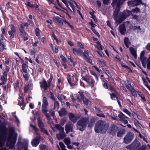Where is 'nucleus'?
<instances>
[{
	"label": "nucleus",
	"instance_id": "obj_43",
	"mask_svg": "<svg viewBox=\"0 0 150 150\" xmlns=\"http://www.w3.org/2000/svg\"><path fill=\"white\" fill-rule=\"evenodd\" d=\"M39 147L40 150H47V147L45 145H40Z\"/></svg>",
	"mask_w": 150,
	"mask_h": 150
},
{
	"label": "nucleus",
	"instance_id": "obj_11",
	"mask_svg": "<svg viewBox=\"0 0 150 150\" xmlns=\"http://www.w3.org/2000/svg\"><path fill=\"white\" fill-rule=\"evenodd\" d=\"M145 52L143 51L141 52L140 55V59L143 66L145 68L146 67L145 62L146 60V57L144 56Z\"/></svg>",
	"mask_w": 150,
	"mask_h": 150
},
{
	"label": "nucleus",
	"instance_id": "obj_36",
	"mask_svg": "<svg viewBox=\"0 0 150 150\" xmlns=\"http://www.w3.org/2000/svg\"><path fill=\"white\" fill-rule=\"evenodd\" d=\"M124 42L126 47L128 48L130 44L129 40L127 38H126L125 39Z\"/></svg>",
	"mask_w": 150,
	"mask_h": 150
},
{
	"label": "nucleus",
	"instance_id": "obj_44",
	"mask_svg": "<svg viewBox=\"0 0 150 150\" xmlns=\"http://www.w3.org/2000/svg\"><path fill=\"white\" fill-rule=\"evenodd\" d=\"M52 35L53 39L55 40L57 43H58L60 42V41L58 40L53 31H52Z\"/></svg>",
	"mask_w": 150,
	"mask_h": 150
},
{
	"label": "nucleus",
	"instance_id": "obj_16",
	"mask_svg": "<svg viewBox=\"0 0 150 150\" xmlns=\"http://www.w3.org/2000/svg\"><path fill=\"white\" fill-rule=\"evenodd\" d=\"M32 89V85L31 84L26 85L24 88V92L25 93L30 92Z\"/></svg>",
	"mask_w": 150,
	"mask_h": 150
},
{
	"label": "nucleus",
	"instance_id": "obj_45",
	"mask_svg": "<svg viewBox=\"0 0 150 150\" xmlns=\"http://www.w3.org/2000/svg\"><path fill=\"white\" fill-rule=\"evenodd\" d=\"M52 35L53 39L55 40L57 43H58L60 42V41L58 40L53 31H52Z\"/></svg>",
	"mask_w": 150,
	"mask_h": 150
},
{
	"label": "nucleus",
	"instance_id": "obj_32",
	"mask_svg": "<svg viewBox=\"0 0 150 150\" xmlns=\"http://www.w3.org/2000/svg\"><path fill=\"white\" fill-rule=\"evenodd\" d=\"M38 124L40 129L44 127V125L42 120L40 118H38Z\"/></svg>",
	"mask_w": 150,
	"mask_h": 150
},
{
	"label": "nucleus",
	"instance_id": "obj_53",
	"mask_svg": "<svg viewBox=\"0 0 150 150\" xmlns=\"http://www.w3.org/2000/svg\"><path fill=\"white\" fill-rule=\"evenodd\" d=\"M124 132L122 131H120L117 133V135L118 137H121L123 136Z\"/></svg>",
	"mask_w": 150,
	"mask_h": 150
},
{
	"label": "nucleus",
	"instance_id": "obj_27",
	"mask_svg": "<svg viewBox=\"0 0 150 150\" xmlns=\"http://www.w3.org/2000/svg\"><path fill=\"white\" fill-rule=\"evenodd\" d=\"M25 5L27 6H29L31 8H33L35 7L36 10H37V8L39 7V6L37 4H36V6L35 7L34 5L33 4H32L30 2H28L27 4H25Z\"/></svg>",
	"mask_w": 150,
	"mask_h": 150
},
{
	"label": "nucleus",
	"instance_id": "obj_12",
	"mask_svg": "<svg viewBox=\"0 0 150 150\" xmlns=\"http://www.w3.org/2000/svg\"><path fill=\"white\" fill-rule=\"evenodd\" d=\"M141 0H134L128 2V5L129 6H134L141 4Z\"/></svg>",
	"mask_w": 150,
	"mask_h": 150
},
{
	"label": "nucleus",
	"instance_id": "obj_47",
	"mask_svg": "<svg viewBox=\"0 0 150 150\" xmlns=\"http://www.w3.org/2000/svg\"><path fill=\"white\" fill-rule=\"evenodd\" d=\"M63 22L66 25L67 24L71 28V29H74V27L73 26L71 25L70 23H69L66 20H64L63 21Z\"/></svg>",
	"mask_w": 150,
	"mask_h": 150
},
{
	"label": "nucleus",
	"instance_id": "obj_17",
	"mask_svg": "<svg viewBox=\"0 0 150 150\" xmlns=\"http://www.w3.org/2000/svg\"><path fill=\"white\" fill-rule=\"evenodd\" d=\"M132 13V12L129 10L124 11L121 16V18L125 19Z\"/></svg>",
	"mask_w": 150,
	"mask_h": 150
},
{
	"label": "nucleus",
	"instance_id": "obj_41",
	"mask_svg": "<svg viewBox=\"0 0 150 150\" xmlns=\"http://www.w3.org/2000/svg\"><path fill=\"white\" fill-rule=\"evenodd\" d=\"M54 101V109L58 110L59 107V104L57 101H56L55 100Z\"/></svg>",
	"mask_w": 150,
	"mask_h": 150
},
{
	"label": "nucleus",
	"instance_id": "obj_35",
	"mask_svg": "<svg viewBox=\"0 0 150 150\" xmlns=\"http://www.w3.org/2000/svg\"><path fill=\"white\" fill-rule=\"evenodd\" d=\"M146 65H147V68L148 69H150V55L149 56V58L145 62Z\"/></svg>",
	"mask_w": 150,
	"mask_h": 150
},
{
	"label": "nucleus",
	"instance_id": "obj_51",
	"mask_svg": "<svg viewBox=\"0 0 150 150\" xmlns=\"http://www.w3.org/2000/svg\"><path fill=\"white\" fill-rule=\"evenodd\" d=\"M40 129L42 132L45 133L46 135H49L48 133V132L44 128V127L42 128H41Z\"/></svg>",
	"mask_w": 150,
	"mask_h": 150
},
{
	"label": "nucleus",
	"instance_id": "obj_19",
	"mask_svg": "<svg viewBox=\"0 0 150 150\" xmlns=\"http://www.w3.org/2000/svg\"><path fill=\"white\" fill-rule=\"evenodd\" d=\"M109 125L108 124H105L103 122L102 128H101L102 133H104L106 132L109 127Z\"/></svg>",
	"mask_w": 150,
	"mask_h": 150
},
{
	"label": "nucleus",
	"instance_id": "obj_33",
	"mask_svg": "<svg viewBox=\"0 0 150 150\" xmlns=\"http://www.w3.org/2000/svg\"><path fill=\"white\" fill-rule=\"evenodd\" d=\"M44 114L46 117H47V118L48 120L49 123L50 124H52L53 122L51 119L50 116L49 115V114L47 113V112L45 113Z\"/></svg>",
	"mask_w": 150,
	"mask_h": 150
},
{
	"label": "nucleus",
	"instance_id": "obj_26",
	"mask_svg": "<svg viewBox=\"0 0 150 150\" xmlns=\"http://www.w3.org/2000/svg\"><path fill=\"white\" fill-rule=\"evenodd\" d=\"M125 85L126 88L129 90L133 88L130 82L127 80L125 81Z\"/></svg>",
	"mask_w": 150,
	"mask_h": 150
},
{
	"label": "nucleus",
	"instance_id": "obj_37",
	"mask_svg": "<svg viewBox=\"0 0 150 150\" xmlns=\"http://www.w3.org/2000/svg\"><path fill=\"white\" fill-rule=\"evenodd\" d=\"M42 106V111L43 113H47L48 111L47 106Z\"/></svg>",
	"mask_w": 150,
	"mask_h": 150
},
{
	"label": "nucleus",
	"instance_id": "obj_1",
	"mask_svg": "<svg viewBox=\"0 0 150 150\" xmlns=\"http://www.w3.org/2000/svg\"><path fill=\"white\" fill-rule=\"evenodd\" d=\"M125 1V0H113L112 4V6H116L113 15L115 22L117 23H120L122 21H118L117 20V17L119 9L121 7V5Z\"/></svg>",
	"mask_w": 150,
	"mask_h": 150
},
{
	"label": "nucleus",
	"instance_id": "obj_39",
	"mask_svg": "<svg viewBox=\"0 0 150 150\" xmlns=\"http://www.w3.org/2000/svg\"><path fill=\"white\" fill-rule=\"evenodd\" d=\"M64 142L65 144L67 145H70L71 144V141L70 139L68 138H65L64 139Z\"/></svg>",
	"mask_w": 150,
	"mask_h": 150
},
{
	"label": "nucleus",
	"instance_id": "obj_34",
	"mask_svg": "<svg viewBox=\"0 0 150 150\" xmlns=\"http://www.w3.org/2000/svg\"><path fill=\"white\" fill-rule=\"evenodd\" d=\"M43 103L42 106H48V103L47 101V98L44 97L43 98Z\"/></svg>",
	"mask_w": 150,
	"mask_h": 150
},
{
	"label": "nucleus",
	"instance_id": "obj_23",
	"mask_svg": "<svg viewBox=\"0 0 150 150\" xmlns=\"http://www.w3.org/2000/svg\"><path fill=\"white\" fill-rule=\"evenodd\" d=\"M119 30L121 33L124 34L126 31L125 26L124 24H122L120 26Z\"/></svg>",
	"mask_w": 150,
	"mask_h": 150
},
{
	"label": "nucleus",
	"instance_id": "obj_42",
	"mask_svg": "<svg viewBox=\"0 0 150 150\" xmlns=\"http://www.w3.org/2000/svg\"><path fill=\"white\" fill-rule=\"evenodd\" d=\"M58 98L59 100L60 101H61L63 99H64L66 100H67L66 99V97L62 95H59L58 96Z\"/></svg>",
	"mask_w": 150,
	"mask_h": 150
},
{
	"label": "nucleus",
	"instance_id": "obj_25",
	"mask_svg": "<svg viewBox=\"0 0 150 150\" xmlns=\"http://www.w3.org/2000/svg\"><path fill=\"white\" fill-rule=\"evenodd\" d=\"M19 30L21 35L23 36H24L25 35L26 33L25 31L24 28L22 25H21L19 28Z\"/></svg>",
	"mask_w": 150,
	"mask_h": 150
},
{
	"label": "nucleus",
	"instance_id": "obj_61",
	"mask_svg": "<svg viewBox=\"0 0 150 150\" xmlns=\"http://www.w3.org/2000/svg\"><path fill=\"white\" fill-rule=\"evenodd\" d=\"M60 57L63 61L62 63H64L66 62V59L64 56L61 55L60 56Z\"/></svg>",
	"mask_w": 150,
	"mask_h": 150
},
{
	"label": "nucleus",
	"instance_id": "obj_57",
	"mask_svg": "<svg viewBox=\"0 0 150 150\" xmlns=\"http://www.w3.org/2000/svg\"><path fill=\"white\" fill-rule=\"evenodd\" d=\"M56 128L58 129H60L63 133H64V128L59 125H57L56 126Z\"/></svg>",
	"mask_w": 150,
	"mask_h": 150
},
{
	"label": "nucleus",
	"instance_id": "obj_60",
	"mask_svg": "<svg viewBox=\"0 0 150 150\" xmlns=\"http://www.w3.org/2000/svg\"><path fill=\"white\" fill-rule=\"evenodd\" d=\"M83 99L84 103L86 105H88L89 103L88 100L84 98H83Z\"/></svg>",
	"mask_w": 150,
	"mask_h": 150
},
{
	"label": "nucleus",
	"instance_id": "obj_56",
	"mask_svg": "<svg viewBox=\"0 0 150 150\" xmlns=\"http://www.w3.org/2000/svg\"><path fill=\"white\" fill-rule=\"evenodd\" d=\"M67 78L68 83L70 84L71 86H72L73 85L71 83V79L70 76L69 75H68L67 76Z\"/></svg>",
	"mask_w": 150,
	"mask_h": 150
},
{
	"label": "nucleus",
	"instance_id": "obj_54",
	"mask_svg": "<svg viewBox=\"0 0 150 150\" xmlns=\"http://www.w3.org/2000/svg\"><path fill=\"white\" fill-rule=\"evenodd\" d=\"M90 73L92 74V75H93L95 77L96 79L97 80H98V78L97 77V76L96 74L93 71H90Z\"/></svg>",
	"mask_w": 150,
	"mask_h": 150
},
{
	"label": "nucleus",
	"instance_id": "obj_9",
	"mask_svg": "<svg viewBox=\"0 0 150 150\" xmlns=\"http://www.w3.org/2000/svg\"><path fill=\"white\" fill-rule=\"evenodd\" d=\"M133 134L132 133H128L124 138V142L126 144L129 143L133 138Z\"/></svg>",
	"mask_w": 150,
	"mask_h": 150
},
{
	"label": "nucleus",
	"instance_id": "obj_46",
	"mask_svg": "<svg viewBox=\"0 0 150 150\" xmlns=\"http://www.w3.org/2000/svg\"><path fill=\"white\" fill-rule=\"evenodd\" d=\"M129 91L133 96L134 97H136L137 96V94L136 92L135 91L134 89L133 88Z\"/></svg>",
	"mask_w": 150,
	"mask_h": 150
},
{
	"label": "nucleus",
	"instance_id": "obj_50",
	"mask_svg": "<svg viewBox=\"0 0 150 150\" xmlns=\"http://www.w3.org/2000/svg\"><path fill=\"white\" fill-rule=\"evenodd\" d=\"M123 111L126 113L129 116H131V112L128 110L126 109H124L123 110Z\"/></svg>",
	"mask_w": 150,
	"mask_h": 150
},
{
	"label": "nucleus",
	"instance_id": "obj_18",
	"mask_svg": "<svg viewBox=\"0 0 150 150\" xmlns=\"http://www.w3.org/2000/svg\"><path fill=\"white\" fill-rule=\"evenodd\" d=\"M54 21L57 24L59 25H61L63 24V23L60 18L58 16H54L53 18Z\"/></svg>",
	"mask_w": 150,
	"mask_h": 150
},
{
	"label": "nucleus",
	"instance_id": "obj_13",
	"mask_svg": "<svg viewBox=\"0 0 150 150\" xmlns=\"http://www.w3.org/2000/svg\"><path fill=\"white\" fill-rule=\"evenodd\" d=\"M73 125L71 123H69L66 126L65 130L67 133L73 131Z\"/></svg>",
	"mask_w": 150,
	"mask_h": 150
},
{
	"label": "nucleus",
	"instance_id": "obj_21",
	"mask_svg": "<svg viewBox=\"0 0 150 150\" xmlns=\"http://www.w3.org/2000/svg\"><path fill=\"white\" fill-rule=\"evenodd\" d=\"M73 52L74 54H76L78 55H81L82 53V52L80 49H76L73 48L72 49Z\"/></svg>",
	"mask_w": 150,
	"mask_h": 150
},
{
	"label": "nucleus",
	"instance_id": "obj_5",
	"mask_svg": "<svg viewBox=\"0 0 150 150\" xmlns=\"http://www.w3.org/2000/svg\"><path fill=\"white\" fill-rule=\"evenodd\" d=\"M7 134L4 129L0 127V147L3 146L5 142Z\"/></svg>",
	"mask_w": 150,
	"mask_h": 150
},
{
	"label": "nucleus",
	"instance_id": "obj_22",
	"mask_svg": "<svg viewBox=\"0 0 150 150\" xmlns=\"http://www.w3.org/2000/svg\"><path fill=\"white\" fill-rule=\"evenodd\" d=\"M129 50L135 59H136L137 57L136 51L132 47H130Z\"/></svg>",
	"mask_w": 150,
	"mask_h": 150
},
{
	"label": "nucleus",
	"instance_id": "obj_59",
	"mask_svg": "<svg viewBox=\"0 0 150 150\" xmlns=\"http://www.w3.org/2000/svg\"><path fill=\"white\" fill-rule=\"evenodd\" d=\"M132 12L134 13H137L140 12V10L138 8H136L132 10Z\"/></svg>",
	"mask_w": 150,
	"mask_h": 150
},
{
	"label": "nucleus",
	"instance_id": "obj_48",
	"mask_svg": "<svg viewBox=\"0 0 150 150\" xmlns=\"http://www.w3.org/2000/svg\"><path fill=\"white\" fill-rule=\"evenodd\" d=\"M110 95L111 98L112 100H115L117 99V96L115 94L112 93V94H110Z\"/></svg>",
	"mask_w": 150,
	"mask_h": 150
},
{
	"label": "nucleus",
	"instance_id": "obj_52",
	"mask_svg": "<svg viewBox=\"0 0 150 150\" xmlns=\"http://www.w3.org/2000/svg\"><path fill=\"white\" fill-rule=\"evenodd\" d=\"M134 124L137 127H141V125L138 120L134 123Z\"/></svg>",
	"mask_w": 150,
	"mask_h": 150
},
{
	"label": "nucleus",
	"instance_id": "obj_15",
	"mask_svg": "<svg viewBox=\"0 0 150 150\" xmlns=\"http://www.w3.org/2000/svg\"><path fill=\"white\" fill-rule=\"evenodd\" d=\"M69 116L71 120L74 123L76 122L79 118L77 116L75 115L72 113L69 114Z\"/></svg>",
	"mask_w": 150,
	"mask_h": 150
},
{
	"label": "nucleus",
	"instance_id": "obj_29",
	"mask_svg": "<svg viewBox=\"0 0 150 150\" xmlns=\"http://www.w3.org/2000/svg\"><path fill=\"white\" fill-rule=\"evenodd\" d=\"M87 83L92 87H93L94 86V81L92 79L88 78V81Z\"/></svg>",
	"mask_w": 150,
	"mask_h": 150
},
{
	"label": "nucleus",
	"instance_id": "obj_7",
	"mask_svg": "<svg viewBox=\"0 0 150 150\" xmlns=\"http://www.w3.org/2000/svg\"><path fill=\"white\" fill-rule=\"evenodd\" d=\"M52 78H50V81H48L47 83L46 81L44 80L40 82V86L41 88H44V90H47L48 88L50 86V82L52 80Z\"/></svg>",
	"mask_w": 150,
	"mask_h": 150
},
{
	"label": "nucleus",
	"instance_id": "obj_20",
	"mask_svg": "<svg viewBox=\"0 0 150 150\" xmlns=\"http://www.w3.org/2000/svg\"><path fill=\"white\" fill-rule=\"evenodd\" d=\"M58 113L61 117L64 116L67 114V112L64 108H62L59 111Z\"/></svg>",
	"mask_w": 150,
	"mask_h": 150
},
{
	"label": "nucleus",
	"instance_id": "obj_10",
	"mask_svg": "<svg viewBox=\"0 0 150 150\" xmlns=\"http://www.w3.org/2000/svg\"><path fill=\"white\" fill-rule=\"evenodd\" d=\"M11 30L8 31V33L10 35V38L12 39L14 38V35L15 34L16 30L15 26L12 24L10 25Z\"/></svg>",
	"mask_w": 150,
	"mask_h": 150
},
{
	"label": "nucleus",
	"instance_id": "obj_49",
	"mask_svg": "<svg viewBox=\"0 0 150 150\" xmlns=\"http://www.w3.org/2000/svg\"><path fill=\"white\" fill-rule=\"evenodd\" d=\"M120 120L125 124H127L128 123L127 120H126L124 117L123 118L120 119Z\"/></svg>",
	"mask_w": 150,
	"mask_h": 150
},
{
	"label": "nucleus",
	"instance_id": "obj_6",
	"mask_svg": "<svg viewBox=\"0 0 150 150\" xmlns=\"http://www.w3.org/2000/svg\"><path fill=\"white\" fill-rule=\"evenodd\" d=\"M28 144V141L27 140H25L23 144L21 142V139L19 138L18 142V148L19 150L23 149V150H27V147Z\"/></svg>",
	"mask_w": 150,
	"mask_h": 150
},
{
	"label": "nucleus",
	"instance_id": "obj_3",
	"mask_svg": "<svg viewBox=\"0 0 150 150\" xmlns=\"http://www.w3.org/2000/svg\"><path fill=\"white\" fill-rule=\"evenodd\" d=\"M88 121V119L86 117L80 119L77 123L76 126L77 129L81 131L84 130Z\"/></svg>",
	"mask_w": 150,
	"mask_h": 150
},
{
	"label": "nucleus",
	"instance_id": "obj_30",
	"mask_svg": "<svg viewBox=\"0 0 150 150\" xmlns=\"http://www.w3.org/2000/svg\"><path fill=\"white\" fill-rule=\"evenodd\" d=\"M28 65L25 63H23L22 64V68L23 71L26 73L27 72Z\"/></svg>",
	"mask_w": 150,
	"mask_h": 150
},
{
	"label": "nucleus",
	"instance_id": "obj_58",
	"mask_svg": "<svg viewBox=\"0 0 150 150\" xmlns=\"http://www.w3.org/2000/svg\"><path fill=\"white\" fill-rule=\"evenodd\" d=\"M91 30L98 37H100V35L99 33L96 31V30L95 29L92 28H91Z\"/></svg>",
	"mask_w": 150,
	"mask_h": 150
},
{
	"label": "nucleus",
	"instance_id": "obj_28",
	"mask_svg": "<svg viewBox=\"0 0 150 150\" xmlns=\"http://www.w3.org/2000/svg\"><path fill=\"white\" fill-rule=\"evenodd\" d=\"M3 39L0 37V49L3 51L4 49L5 46L3 42Z\"/></svg>",
	"mask_w": 150,
	"mask_h": 150
},
{
	"label": "nucleus",
	"instance_id": "obj_14",
	"mask_svg": "<svg viewBox=\"0 0 150 150\" xmlns=\"http://www.w3.org/2000/svg\"><path fill=\"white\" fill-rule=\"evenodd\" d=\"M40 137H37L34 139L31 142L32 145L33 147H36L39 143Z\"/></svg>",
	"mask_w": 150,
	"mask_h": 150
},
{
	"label": "nucleus",
	"instance_id": "obj_24",
	"mask_svg": "<svg viewBox=\"0 0 150 150\" xmlns=\"http://www.w3.org/2000/svg\"><path fill=\"white\" fill-rule=\"evenodd\" d=\"M104 83L103 84V85L104 88L106 89H108L111 91H113L114 92L115 91V90L113 89V87L111 86L110 85L109 86H108L106 83L104 82H103Z\"/></svg>",
	"mask_w": 150,
	"mask_h": 150
},
{
	"label": "nucleus",
	"instance_id": "obj_38",
	"mask_svg": "<svg viewBox=\"0 0 150 150\" xmlns=\"http://www.w3.org/2000/svg\"><path fill=\"white\" fill-rule=\"evenodd\" d=\"M118 129V127L116 126H112L111 127L112 131L110 132L111 133L112 132L113 133H115L116 131Z\"/></svg>",
	"mask_w": 150,
	"mask_h": 150
},
{
	"label": "nucleus",
	"instance_id": "obj_64",
	"mask_svg": "<svg viewBox=\"0 0 150 150\" xmlns=\"http://www.w3.org/2000/svg\"><path fill=\"white\" fill-rule=\"evenodd\" d=\"M69 61L71 66L74 67L75 66V64L74 62L72 59H70V60Z\"/></svg>",
	"mask_w": 150,
	"mask_h": 150
},
{
	"label": "nucleus",
	"instance_id": "obj_31",
	"mask_svg": "<svg viewBox=\"0 0 150 150\" xmlns=\"http://www.w3.org/2000/svg\"><path fill=\"white\" fill-rule=\"evenodd\" d=\"M18 105H19L21 106L23 105L24 100L23 98L21 96H20L18 98Z\"/></svg>",
	"mask_w": 150,
	"mask_h": 150
},
{
	"label": "nucleus",
	"instance_id": "obj_4",
	"mask_svg": "<svg viewBox=\"0 0 150 150\" xmlns=\"http://www.w3.org/2000/svg\"><path fill=\"white\" fill-rule=\"evenodd\" d=\"M141 144L138 141H134L131 145L127 147V149H129L132 150H144L146 148V146H142L141 147Z\"/></svg>",
	"mask_w": 150,
	"mask_h": 150
},
{
	"label": "nucleus",
	"instance_id": "obj_62",
	"mask_svg": "<svg viewBox=\"0 0 150 150\" xmlns=\"http://www.w3.org/2000/svg\"><path fill=\"white\" fill-rule=\"evenodd\" d=\"M71 6V7L72 8L73 12L74 13H75L76 12V11L75 9V7L74 5L72 4L71 3H70L69 4Z\"/></svg>",
	"mask_w": 150,
	"mask_h": 150
},
{
	"label": "nucleus",
	"instance_id": "obj_40",
	"mask_svg": "<svg viewBox=\"0 0 150 150\" xmlns=\"http://www.w3.org/2000/svg\"><path fill=\"white\" fill-rule=\"evenodd\" d=\"M35 33L36 35L39 38H40V30L38 28H36L35 30Z\"/></svg>",
	"mask_w": 150,
	"mask_h": 150
},
{
	"label": "nucleus",
	"instance_id": "obj_55",
	"mask_svg": "<svg viewBox=\"0 0 150 150\" xmlns=\"http://www.w3.org/2000/svg\"><path fill=\"white\" fill-rule=\"evenodd\" d=\"M78 93L79 94L80 96L81 97V99H83V98H84V95L83 94V91L81 90L78 92Z\"/></svg>",
	"mask_w": 150,
	"mask_h": 150
},
{
	"label": "nucleus",
	"instance_id": "obj_2",
	"mask_svg": "<svg viewBox=\"0 0 150 150\" xmlns=\"http://www.w3.org/2000/svg\"><path fill=\"white\" fill-rule=\"evenodd\" d=\"M17 137V134L14 132H11L9 135L6 145L10 149H13L15 144Z\"/></svg>",
	"mask_w": 150,
	"mask_h": 150
},
{
	"label": "nucleus",
	"instance_id": "obj_63",
	"mask_svg": "<svg viewBox=\"0 0 150 150\" xmlns=\"http://www.w3.org/2000/svg\"><path fill=\"white\" fill-rule=\"evenodd\" d=\"M139 95L143 101H145L146 100L143 94L140 93H139Z\"/></svg>",
	"mask_w": 150,
	"mask_h": 150
},
{
	"label": "nucleus",
	"instance_id": "obj_8",
	"mask_svg": "<svg viewBox=\"0 0 150 150\" xmlns=\"http://www.w3.org/2000/svg\"><path fill=\"white\" fill-rule=\"evenodd\" d=\"M103 124V121H99L96 124L95 130L96 133H99L101 132Z\"/></svg>",
	"mask_w": 150,
	"mask_h": 150
}]
</instances>
